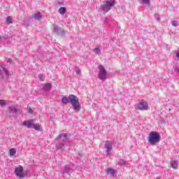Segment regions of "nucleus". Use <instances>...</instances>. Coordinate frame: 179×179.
I'll return each instance as SVG.
<instances>
[{"label": "nucleus", "mask_w": 179, "mask_h": 179, "mask_svg": "<svg viewBox=\"0 0 179 179\" xmlns=\"http://www.w3.org/2000/svg\"><path fill=\"white\" fill-rule=\"evenodd\" d=\"M148 142L152 146L160 142V134L157 131H151L148 136Z\"/></svg>", "instance_id": "obj_1"}, {"label": "nucleus", "mask_w": 179, "mask_h": 179, "mask_svg": "<svg viewBox=\"0 0 179 179\" xmlns=\"http://www.w3.org/2000/svg\"><path fill=\"white\" fill-rule=\"evenodd\" d=\"M69 103H71L75 111H79V110H80V103H79V99L78 96L71 94L69 96Z\"/></svg>", "instance_id": "obj_2"}, {"label": "nucleus", "mask_w": 179, "mask_h": 179, "mask_svg": "<svg viewBox=\"0 0 179 179\" xmlns=\"http://www.w3.org/2000/svg\"><path fill=\"white\" fill-rule=\"evenodd\" d=\"M115 5V0H107L105 3H103L101 5V8L105 12V13H107L113 6Z\"/></svg>", "instance_id": "obj_3"}, {"label": "nucleus", "mask_w": 179, "mask_h": 179, "mask_svg": "<svg viewBox=\"0 0 179 179\" xmlns=\"http://www.w3.org/2000/svg\"><path fill=\"white\" fill-rule=\"evenodd\" d=\"M99 79H100L101 80H106V79H107V71H106V69H104V66H103L102 65L99 66Z\"/></svg>", "instance_id": "obj_4"}, {"label": "nucleus", "mask_w": 179, "mask_h": 179, "mask_svg": "<svg viewBox=\"0 0 179 179\" xmlns=\"http://www.w3.org/2000/svg\"><path fill=\"white\" fill-rule=\"evenodd\" d=\"M0 75L3 79H8L10 76V73L8 71L5 65L0 66Z\"/></svg>", "instance_id": "obj_5"}, {"label": "nucleus", "mask_w": 179, "mask_h": 179, "mask_svg": "<svg viewBox=\"0 0 179 179\" xmlns=\"http://www.w3.org/2000/svg\"><path fill=\"white\" fill-rule=\"evenodd\" d=\"M15 173L18 178H24V173H23V166L19 165L15 169Z\"/></svg>", "instance_id": "obj_6"}, {"label": "nucleus", "mask_w": 179, "mask_h": 179, "mask_svg": "<svg viewBox=\"0 0 179 179\" xmlns=\"http://www.w3.org/2000/svg\"><path fill=\"white\" fill-rule=\"evenodd\" d=\"M104 149L106 150L107 156L111 155V151L113 150V143L110 141H105Z\"/></svg>", "instance_id": "obj_7"}, {"label": "nucleus", "mask_w": 179, "mask_h": 179, "mask_svg": "<svg viewBox=\"0 0 179 179\" xmlns=\"http://www.w3.org/2000/svg\"><path fill=\"white\" fill-rule=\"evenodd\" d=\"M22 125H24V127H27V128H33L34 125V120L33 119H31L24 121Z\"/></svg>", "instance_id": "obj_8"}, {"label": "nucleus", "mask_w": 179, "mask_h": 179, "mask_svg": "<svg viewBox=\"0 0 179 179\" xmlns=\"http://www.w3.org/2000/svg\"><path fill=\"white\" fill-rule=\"evenodd\" d=\"M137 110H141V111L143 110H149V105H148V103L146 102H141Z\"/></svg>", "instance_id": "obj_9"}, {"label": "nucleus", "mask_w": 179, "mask_h": 179, "mask_svg": "<svg viewBox=\"0 0 179 179\" xmlns=\"http://www.w3.org/2000/svg\"><path fill=\"white\" fill-rule=\"evenodd\" d=\"M35 131H39V132H43V127H41V124H34L32 127Z\"/></svg>", "instance_id": "obj_10"}, {"label": "nucleus", "mask_w": 179, "mask_h": 179, "mask_svg": "<svg viewBox=\"0 0 179 179\" xmlns=\"http://www.w3.org/2000/svg\"><path fill=\"white\" fill-rule=\"evenodd\" d=\"M52 87V85H51V83H46L43 86V90H45V92H48L51 90Z\"/></svg>", "instance_id": "obj_11"}, {"label": "nucleus", "mask_w": 179, "mask_h": 179, "mask_svg": "<svg viewBox=\"0 0 179 179\" xmlns=\"http://www.w3.org/2000/svg\"><path fill=\"white\" fill-rule=\"evenodd\" d=\"M171 167L173 169V170H177V169H178V162H177V161H172L171 162Z\"/></svg>", "instance_id": "obj_12"}, {"label": "nucleus", "mask_w": 179, "mask_h": 179, "mask_svg": "<svg viewBox=\"0 0 179 179\" xmlns=\"http://www.w3.org/2000/svg\"><path fill=\"white\" fill-rule=\"evenodd\" d=\"M59 13L60 15H65L66 13V8L65 7H61L59 8Z\"/></svg>", "instance_id": "obj_13"}, {"label": "nucleus", "mask_w": 179, "mask_h": 179, "mask_svg": "<svg viewBox=\"0 0 179 179\" xmlns=\"http://www.w3.org/2000/svg\"><path fill=\"white\" fill-rule=\"evenodd\" d=\"M34 20H40V19H41V13H35V15H34Z\"/></svg>", "instance_id": "obj_14"}, {"label": "nucleus", "mask_w": 179, "mask_h": 179, "mask_svg": "<svg viewBox=\"0 0 179 179\" xmlns=\"http://www.w3.org/2000/svg\"><path fill=\"white\" fill-rule=\"evenodd\" d=\"M106 173L107 174H110V176H114L115 174V171L113 169H107Z\"/></svg>", "instance_id": "obj_15"}, {"label": "nucleus", "mask_w": 179, "mask_h": 179, "mask_svg": "<svg viewBox=\"0 0 179 179\" xmlns=\"http://www.w3.org/2000/svg\"><path fill=\"white\" fill-rule=\"evenodd\" d=\"M62 101L64 104H68V103H69V98L66 97V96H64L62 99Z\"/></svg>", "instance_id": "obj_16"}, {"label": "nucleus", "mask_w": 179, "mask_h": 179, "mask_svg": "<svg viewBox=\"0 0 179 179\" xmlns=\"http://www.w3.org/2000/svg\"><path fill=\"white\" fill-rule=\"evenodd\" d=\"M6 24H12V17L8 16L6 21Z\"/></svg>", "instance_id": "obj_17"}, {"label": "nucleus", "mask_w": 179, "mask_h": 179, "mask_svg": "<svg viewBox=\"0 0 179 179\" xmlns=\"http://www.w3.org/2000/svg\"><path fill=\"white\" fill-rule=\"evenodd\" d=\"M9 152H10V156H13L16 155V150H15V148H11Z\"/></svg>", "instance_id": "obj_18"}, {"label": "nucleus", "mask_w": 179, "mask_h": 179, "mask_svg": "<svg viewBox=\"0 0 179 179\" xmlns=\"http://www.w3.org/2000/svg\"><path fill=\"white\" fill-rule=\"evenodd\" d=\"M94 52H95V54H101V50H100L99 48H95L94 49Z\"/></svg>", "instance_id": "obj_19"}, {"label": "nucleus", "mask_w": 179, "mask_h": 179, "mask_svg": "<svg viewBox=\"0 0 179 179\" xmlns=\"http://www.w3.org/2000/svg\"><path fill=\"white\" fill-rule=\"evenodd\" d=\"M38 78L40 79V80H41V82H44L45 77L43 76V74H40L38 76Z\"/></svg>", "instance_id": "obj_20"}, {"label": "nucleus", "mask_w": 179, "mask_h": 179, "mask_svg": "<svg viewBox=\"0 0 179 179\" xmlns=\"http://www.w3.org/2000/svg\"><path fill=\"white\" fill-rule=\"evenodd\" d=\"M0 106H6V102L5 100L0 99Z\"/></svg>", "instance_id": "obj_21"}, {"label": "nucleus", "mask_w": 179, "mask_h": 179, "mask_svg": "<svg viewBox=\"0 0 179 179\" xmlns=\"http://www.w3.org/2000/svg\"><path fill=\"white\" fill-rule=\"evenodd\" d=\"M119 164L120 166H124L125 164V160L124 159H120V162H119Z\"/></svg>", "instance_id": "obj_22"}, {"label": "nucleus", "mask_w": 179, "mask_h": 179, "mask_svg": "<svg viewBox=\"0 0 179 179\" xmlns=\"http://www.w3.org/2000/svg\"><path fill=\"white\" fill-rule=\"evenodd\" d=\"M172 26H174L175 27H177L178 26V22L176 21H173L172 22Z\"/></svg>", "instance_id": "obj_23"}, {"label": "nucleus", "mask_w": 179, "mask_h": 179, "mask_svg": "<svg viewBox=\"0 0 179 179\" xmlns=\"http://www.w3.org/2000/svg\"><path fill=\"white\" fill-rule=\"evenodd\" d=\"M143 3H145V5H149V0H141Z\"/></svg>", "instance_id": "obj_24"}, {"label": "nucleus", "mask_w": 179, "mask_h": 179, "mask_svg": "<svg viewBox=\"0 0 179 179\" xmlns=\"http://www.w3.org/2000/svg\"><path fill=\"white\" fill-rule=\"evenodd\" d=\"M11 112L12 113H17V109H16L15 108H11Z\"/></svg>", "instance_id": "obj_25"}, {"label": "nucleus", "mask_w": 179, "mask_h": 179, "mask_svg": "<svg viewBox=\"0 0 179 179\" xmlns=\"http://www.w3.org/2000/svg\"><path fill=\"white\" fill-rule=\"evenodd\" d=\"M29 113H30V114H33V109L29 108Z\"/></svg>", "instance_id": "obj_26"}, {"label": "nucleus", "mask_w": 179, "mask_h": 179, "mask_svg": "<svg viewBox=\"0 0 179 179\" xmlns=\"http://www.w3.org/2000/svg\"><path fill=\"white\" fill-rule=\"evenodd\" d=\"M176 57L179 58V52L176 53Z\"/></svg>", "instance_id": "obj_27"}, {"label": "nucleus", "mask_w": 179, "mask_h": 179, "mask_svg": "<svg viewBox=\"0 0 179 179\" xmlns=\"http://www.w3.org/2000/svg\"><path fill=\"white\" fill-rule=\"evenodd\" d=\"M55 30L56 31H58V27H55Z\"/></svg>", "instance_id": "obj_28"}, {"label": "nucleus", "mask_w": 179, "mask_h": 179, "mask_svg": "<svg viewBox=\"0 0 179 179\" xmlns=\"http://www.w3.org/2000/svg\"><path fill=\"white\" fill-rule=\"evenodd\" d=\"M64 136H66V134H64Z\"/></svg>", "instance_id": "obj_29"}]
</instances>
